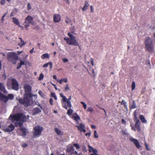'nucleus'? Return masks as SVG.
I'll return each mask as SVG.
<instances>
[{"label": "nucleus", "instance_id": "f257e3e1", "mask_svg": "<svg viewBox=\"0 0 155 155\" xmlns=\"http://www.w3.org/2000/svg\"><path fill=\"white\" fill-rule=\"evenodd\" d=\"M25 92L23 98H19L18 99V103L21 105H24L25 107H28L30 105V99L32 97V95L31 93V88L28 84H25L24 86Z\"/></svg>", "mask_w": 155, "mask_h": 155}, {"label": "nucleus", "instance_id": "f03ea898", "mask_svg": "<svg viewBox=\"0 0 155 155\" xmlns=\"http://www.w3.org/2000/svg\"><path fill=\"white\" fill-rule=\"evenodd\" d=\"M11 118L12 121L25 122L26 120V117L22 113H17L14 115H11L9 118ZM23 124L21 122H15L14 127H17L19 126L20 127H22Z\"/></svg>", "mask_w": 155, "mask_h": 155}, {"label": "nucleus", "instance_id": "7ed1b4c3", "mask_svg": "<svg viewBox=\"0 0 155 155\" xmlns=\"http://www.w3.org/2000/svg\"><path fill=\"white\" fill-rule=\"evenodd\" d=\"M144 44L146 51L150 52L153 51L154 49L153 42L152 39L150 37H147L145 38Z\"/></svg>", "mask_w": 155, "mask_h": 155}, {"label": "nucleus", "instance_id": "20e7f679", "mask_svg": "<svg viewBox=\"0 0 155 155\" xmlns=\"http://www.w3.org/2000/svg\"><path fill=\"white\" fill-rule=\"evenodd\" d=\"M68 35L70 37H64V40L66 41L67 43L69 45H74L78 46L79 44L75 39V37L71 34L69 32L68 34Z\"/></svg>", "mask_w": 155, "mask_h": 155}, {"label": "nucleus", "instance_id": "39448f33", "mask_svg": "<svg viewBox=\"0 0 155 155\" xmlns=\"http://www.w3.org/2000/svg\"><path fill=\"white\" fill-rule=\"evenodd\" d=\"M7 57L8 61L14 64L16 63L18 59V55L15 53L12 52L8 54Z\"/></svg>", "mask_w": 155, "mask_h": 155}, {"label": "nucleus", "instance_id": "423d86ee", "mask_svg": "<svg viewBox=\"0 0 155 155\" xmlns=\"http://www.w3.org/2000/svg\"><path fill=\"white\" fill-rule=\"evenodd\" d=\"M133 114L134 121L135 123V127L138 132H140L141 131L140 126V123L139 120L137 117L138 114L137 112V110H136L134 111V112Z\"/></svg>", "mask_w": 155, "mask_h": 155}, {"label": "nucleus", "instance_id": "0eeeda50", "mask_svg": "<svg viewBox=\"0 0 155 155\" xmlns=\"http://www.w3.org/2000/svg\"><path fill=\"white\" fill-rule=\"evenodd\" d=\"M14 97V95L12 94H8V96H6L1 92H0V100H2L5 103L7 102L8 99L13 100Z\"/></svg>", "mask_w": 155, "mask_h": 155}, {"label": "nucleus", "instance_id": "6e6552de", "mask_svg": "<svg viewBox=\"0 0 155 155\" xmlns=\"http://www.w3.org/2000/svg\"><path fill=\"white\" fill-rule=\"evenodd\" d=\"M34 131L33 132V136L36 137L41 135V132L43 130V128L39 126H36L34 128Z\"/></svg>", "mask_w": 155, "mask_h": 155}, {"label": "nucleus", "instance_id": "1a4fd4ad", "mask_svg": "<svg viewBox=\"0 0 155 155\" xmlns=\"http://www.w3.org/2000/svg\"><path fill=\"white\" fill-rule=\"evenodd\" d=\"M12 83V88L13 90L17 91L19 89V84L16 80L14 78L8 79Z\"/></svg>", "mask_w": 155, "mask_h": 155}, {"label": "nucleus", "instance_id": "9d476101", "mask_svg": "<svg viewBox=\"0 0 155 155\" xmlns=\"http://www.w3.org/2000/svg\"><path fill=\"white\" fill-rule=\"evenodd\" d=\"M33 19V18L29 15L28 16L25 18L24 23L25 24L24 27L26 28L27 29Z\"/></svg>", "mask_w": 155, "mask_h": 155}, {"label": "nucleus", "instance_id": "9b49d317", "mask_svg": "<svg viewBox=\"0 0 155 155\" xmlns=\"http://www.w3.org/2000/svg\"><path fill=\"white\" fill-rule=\"evenodd\" d=\"M60 96L62 97L61 103L63 107L65 109H67V106H66V97L64 96L62 93H60Z\"/></svg>", "mask_w": 155, "mask_h": 155}, {"label": "nucleus", "instance_id": "f8f14e48", "mask_svg": "<svg viewBox=\"0 0 155 155\" xmlns=\"http://www.w3.org/2000/svg\"><path fill=\"white\" fill-rule=\"evenodd\" d=\"M14 128V126L12 124H11L7 127L4 128L3 130L5 132H12Z\"/></svg>", "mask_w": 155, "mask_h": 155}, {"label": "nucleus", "instance_id": "ddd939ff", "mask_svg": "<svg viewBox=\"0 0 155 155\" xmlns=\"http://www.w3.org/2000/svg\"><path fill=\"white\" fill-rule=\"evenodd\" d=\"M76 127L78 128V130L80 132H83L84 133L86 132L85 126L83 123H81L78 125L76 126Z\"/></svg>", "mask_w": 155, "mask_h": 155}, {"label": "nucleus", "instance_id": "4468645a", "mask_svg": "<svg viewBox=\"0 0 155 155\" xmlns=\"http://www.w3.org/2000/svg\"><path fill=\"white\" fill-rule=\"evenodd\" d=\"M61 19V16L59 14H54L53 15V20L54 22L58 23L59 22Z\"/></svg>", "mask_w": 155, "mask_h": 155}, {"label": "nucleus", "instance_id": "2eb2a0df", "mask_svg": "<svg viewBox=\"0 0 155 155\" xmlns=\"http://www.w3.org/2000/svg\"><path fill=\"white\" fill-rule=\"evenodd\" d=\"M130 140L131 142L134 143V144L137 148L139 149L140 147V143L138 141L137 139L131 137L130 138Z\"/></svg>", "mask_w": 155, "mask_h": 155}, {"label": "nucleus", "instance_id": "dca6fc26", "mask_svg": "<svg viewBox=\"0 0 155 155\" xmlns=\"http://www.w3.org/2000/svg\"><path fill=\"white\" fill-rule=\"evenodd\" d=\"M20 130L22 133L21 136L23 137H25L26 135L27 134H28L29 132L28 129L22 127H20Z\"/></svg>", "mask_w": 155, "mask_h": 155}, {"label": "nucleus", "instance_id": "f3484780", "mask_svg": "<svg viewBox=\"0 0 155 155\" xmlns=\"http://www.w3.org/2000/svg\"><path fill=\"white\" fill-rule=\"evenodd\" d=\"M74 147L72 146H69L66 149L67 152L71 155L74 153Z\"/></svg>", "mask_w": 155, "mask_h": 155}, {"label": "nucleus", "instance_id": "a211bd4d", "mask_svg": "<svg viewBox=\"0 0 155 155\" xmlns=\"http://www.w3.org/2000/svg\"><path fill=\"white\" fill-rule=\"evenodd\" d=\"M88 146L89 151L90 152H92L93 153L92 154L98 153V151L96 149L93 148L92 147L89 145H88Z\"/></svg>", "mask_w": 155, "mask_h": 155}, {"label": "nucleus", "instance_id": "6ab92c4d", "mask_svg": "<svg viewBox=\"0 0 155 155\" xmlns=\"http://www.w3.org/2000/svg\"><path fill=\"white\" fill-rule=\"evenodd\" d=\"M71 99V96H70L68 99L66 98V103L67 105L66 106L69 107V108H71L72 107L70 101Z\"/></svg>", "mask_w": 155, "mask_h": 155}, {"label": "nucleus", "instance_id": "aec40b11", "mask_svg": "<svg viewBox=\"0 0 155 155\" xmlns=\"http://www.w3.org/2000/svg\"><path fill=\"white\" fill-rule=\"evenodd\" d=\"M41 112V110L38 107L35 108L33 110V115H34Z\"/></svg>", "mask_w": 155, "mask_h": 155}, {"label": "nucleus", "instance_id": "412c9836", "mask_svg": "<svg viewBox=\"0 0 155 155\" xmlns=\"http://www.w3.org/2000/svg\"><path fill=\"white\" fill-rule=\"evenodd\" d=\"M72 117H73L74 120L77 121L79 120L80 119V117L77 113L74 114L72 116Z\"/></svg>", "mask_w": 155, "mask_h": 155}, {"label": "nucleus", "instance_id": "4be33fe9", "mask_svg": "<svg viewBox=\"0 0 155 155\" xmlns=\"http://www.w3.org/2000/svg\"><path fill=\"white\" fill-rule=\"evenodd\" d=\"M12 21L13 23H14L16 25H17L18 26L20 25V23L18 20L17 18L14 17L13 18Z\"/></svg>", "mask_w": 155, "mask_h": 155}, {"label": "nucleus", "instance_id": "5701e85b", "mask_svg": "<svg viewBox=\"0 0 155 155\" xmlns=\"http://www.w3.org/2000/svg\"><path fill=\"white\" fill-rule=\"evenodd\" d=\"M19 39L21 41V43H18V45L21 48L23 46V45H25L26 44V42H25V41L23 40L22 38H19Z\"/></svg>", "mask_w": 155, "mask_h": 155}, {"label": "nucleus", "instance_id": "b1692460", "mask_svg": "<svg viewBox=\"0 0 155 155\" xmlns=\"http://www.w3.org/2000/svg\"><path fill=\"white\" fill-rule=\"evenodd\" d=\"M89 4L87 2H85V4L83 7V8H82V10L83 11H85L88 8Z\"/></svg>", "mask_w": 155, "mask_h": 155}, {"label": "nucleus", "instance_id": "393cba45", "mask_svg": "<svg viewBox=\"0 0 155 155\" xmlns=\"http://www.w3.org/2000/svg\"><path fill=\"white\" fill-rule=\"evenodd\" d=\"M140 119L142 122L143 123H146L147 121L146 120L145 117L143 115H140L139 116Z\"/></svg>", "mask_w": 155, "mask_h": 155}, {"label": "nucleus", "instance_id": "a878e982", "mask_svg": "<svg viewBox=\"0 0 155 155\" xmlns=\"http://www.w3.org/2000/svg\"><path fill=\"white\" fill-rule=\"evenodd\" d=\"M41 58L43 59H45V58H49V55L48 53H45L43 54L41 57Z\"/></svg>", "mask_w": 155, "mask_h": 155}, {"label": "nucleus", "instance_id": "bb28decb", "mask_svg": "<svg viewBox=\"0 0 155 155\" xmlns=\"http://www.w3.org/2000/svg\"><path fill=\"white\" fill-rule=\"evenodd\" d=\"M50 65V68H51L52 67V64L51 62H49L47 63H46L43 65V67H47L48 66V65Z\"/></svg>", "mask_w": 155, "mask_h": 155}, {"label": "nucleus", "instance_id": "cd10ccee", "mask_svg": "<svg viewBox=\"0 0 155 155\" xmlns=\"http://www.w3.org/2000/svg\"><path fill=\"white\" fill-rule=\"evenodd\" d=\"M54 131L55 132L57 133V134L58 135H61L62 134L61 131L58 130L57 128H55L54 129Z\"/></svg>", "mask_w": 155, "mask_h": 155}, {"label": "nucleus", "instance_id": "c85d7f7f", "mask_svg": "<svg viewBox=\"0 0 155 155\" xmlns=\"http://www.w3.org/2000/svg\"><path fill=\"white\" fill-rule=\"evenodd\" d=\"M137 107L135 101L134 100L133 101V103L131 106L130 107V108L131 109H134L136 108Z\"/></svg>", "mask_w": 155, "mask_h": 155}, {"label": "nucleus", "instance_id": "c756f323", "mask_svg": "<svg viewBox=\"0 0 155 155\" xmlns=\"http://www.w3.org/2000/svg\"><path fill=\"white\" fill-rule=\"evenodd\" d=\"M73 111L72 109H68L67 112V114L68 115V116L71 115Z\"/></svg>", "mask_w": 155, "mask_h": 155}, {"label": "nucleus", "instance_id": "7c9ffc66", "mask_svg": "<svg viewBox=\"0 0 155 155\" xmlns=\"http://www.w3.org/2000/svg\"><path fill=\"white\" fill-rule=\"evenodd\" d=\"M5 90V88L3 84L0 83V90L1 91H4Z\"/></svg>", "mask_w": 155, "mask_h": 155}, {"label": "nucleus", "instance_id": "2f4dec72", "mask_svg": "<svg viewBox=\"0 0 155 155\" xmlns=\"http://www.w3.org/2000/svg\"><path fill=\"white\" fill-rule=\"evenodd\" d=\"M127 103L124 100H123L121 103V104L124 105V107L127 109Z\"/></svg>", "mask_w": 155, "mask_h": 155}, {"label": "nucleus", "instance_id": "473e14b6", "mask_svg": "<svg viewBox=\"0 0 155 155\" xmlns=\"http://www.w3.org/2000/svg\"><path fill=\"white\" fill-rule=\"evenodd\" d=\"M65 21L66 24H69L71 21V19L68 18L67 17H66V19L65 20Z\"/></svg>", "mask_w": 155, "mask_h": 155}, {"label": "nucleus", "instance_id": "72a5a7b5", "mask_svg": "<svg viewBox=\"0 0 155 155\" xmlns=\"http://www.w3.org/2000/svg\"><path fill=\"white\" fill-rule=\"evenodd\" d=\"M51 97L54 98V99L55 100H57V96H56L55 93H53V92H51Z\"/></svg>", "mask_w": 155, "mask_h": 155}, {"label": "nucleus", "instance_id": "f704fd0d", "mask_svg": "<svg viewBox=\"0 0 155 155\" xmlns=\"http://www.w3.org/2000/svg\"><path fill=\"white\" fill-rule=\"evenodd\" d=\"M135 88V83L134 81H133L132 83V90H134Z\"/></svg>", "mask_w": 155, "mask_h": 155}, {"label": "nucleus", "instance_id": "c9c22d12", "mask_svg": "<svg viewBox=\"0 0 155 155\" xmlns=\"http://www.w3.org/2000/svg\"><path fill=\"white\" fill-rule=\"evenodd\" d=\"M38 93L41 97H42L43 98H44V96H45L44 94L43 93V92H42V91H38Z\"/></svg>", "mask_w": 155, "mask_h": 155}, {"label": "nucleus", "instance_id": "e433bc0d", "mask_svg": "<svg viewBox=\"0 0 155 155\" xmlns=\"http://www.w3.org/2000/svg\"><path fill=\"white\" fill-rule=\"evenodd\" d=\"M87 111L92 113L93 112L94 110L91 107H88Z\"/></svg>", "mask_w": 155, "mask_h": 155}, {"label": "nucleus", "instance_id": "4c0bfd02", "mask_svg": "<svg viewBox=\"0 0 155 155\" xmlns=\"http://www.w3.org/2000/svg\"><path fill=\"white\" fill-rule=\"evenodd\" d=\"M70 87H68V85L67 84L64 88V91H68L69 90H70Z\"/></svg>", "mask_w": 155, "mask_h": 155}, {"label": "nucleus", "instance_id": "58836bf2", "mask_svg": "<svg viewBox=\"0 0 155 155\" xmlns=\"http://www.w3.org/2000/svg\"><path fill=\"white\" fill-rule=\"evenodd\" d=\"M44 78V75L43 74L41 73L40 74L39 77L38 78V80H41L43 79Z\"/></svg>", "mask_w": 155, "mask_h": 155}, {"label": "nucleus", "instance_id": "ea45409f", "mask_svg": "<svg viewBox=\"0 0 155 155\" xmlns=\"http://www.w3.org/2000/svg\"><path fill=\"white\" fill-rule=\"evenodd\" d=\"M94 137L95 138H98V135L97 132V131L96 130H95L94 131Z\"/></svg>", "mask_w": 155, "mask_h": 155}, {"label": "nucleus", "instance_id": "a19ab883", "mask_svg": "<svg viewBox=\"0 0 155 155\" xmlns=\"http://www.w3.org/2000/svg\"><path fill=\"white\" fill-rule=\"evenodd\" d=\"M81 104L83 105V106L84 107V109H86V108H87V105L85 104V103L84 102H83V101H81Z\"/></svg>", "mask_w": 155, "mask_h": 155}, {"label": "nucleus", "instance_id": "79ce46f5", "mask_svg": "<svg viewBox=\"0 0 155 155\" xmlns=\"http://www.w3.org/2000/svg\"><path fill=\"white\" fill-rule=\"evenodd\" d=\"M74 146L77 149H78L80 148V146L77 143H74Z\"/></svg>", "mask_w": 155, "mask_h": 155}, {"label": "nucleus", "instance_id": "37998d69", "mask_svg": "<svg viewBox=\"0 0 155 155\" xmlns=\"http://www.w3.org/2000/svg\"><path fill=\"white\" fill-rule=\"evenodd\" d=\"M49 103L51 105H53V100L52 98H50L49 99Z\"/></svg>", "mask_w": 155, "mask_h": 155}, {"label": "nucleus", "instance_id": "c03bdc74", "mask_svg": "<svg viewBox=\"0 0 155 155\" xmlns=\"http://www.w3.org/2000/svg\"><path fill=\"white\" fill-rule=\"evenodd\" d=\"M14 10H16V9H15ZM14 13H15V14L16 13L17 11H16V12H15L14 11H13V12H12L10 14V16H13L14 15Z\"/></svg>", "mask_w": 155, "mask_h": 155}, {"label": "nucleus", "instance_id": "a18cd8bd", "mask_svg": "<svg viewBox=\"0 0 155 155\" xmlns=\"http://www.w3.org/2000/svg\"><path fill=\"white\" fill-rule=\"evenodd\" d=\"M28 146V144L26 143H23L21 145V146L23 148H25Z\"/></svg>", "mask_w": 155, "mask_h": 155}, {"label": "nucleus", "instance_id": "49530a36", "mask_svg": "<svg viewBox=\"0 0 155 155\" xmlns=\"http://www.w3.org/2000/svg\"><path fill=\"white\" fill-rule=\"evenodd\" d=\"M145 148H146V149L147 150H150V149L149 148L148 146V145L146 143H145Z\"/></svg>", "mask_w": 155, "mask_h": 155}, {"label": "nucleus", "instance_id": "de8ad7c7", "mask_svg": "<svg viewBox=\"0 0 155 155\" xmlns=\"http://www.w3.org/2000/svg\"><path fill=\"white\" fill-rule=\"evenodd\" d=\"M27 8L28 10H29L31 9V6L30 4V3H28L27 5Z\"/></svg>", "mask_w": 155, "mask_h": 155}, {"label": "nucleus", "instance_id": "09e8293b", "mask_svg": "<svg viewBox=\"0 0 155 155\" xmlns=\"http://www.w3.org/2000/svg\"><path fill=\"white\" fill-rule=\"evenodd\" d=\"M62 61L64 63H66L68 62V60L65 58H63L62 59Z\"/></svg>", "mask_w": 155, "mask_h": 155}, {"label": "nucleus", "instance_id": "8fccbe9b", "mask_svg": "<svg viewBox=\"0 0 155 155\" xmlns=\"http://www.w3.org/2000/svg\"><path fill=\"white\" fill-rule=\"evenodd\" d=\"M7 14V12H5L4 14V15L2 16V18L1 19V20L2 21H3L4 20V18L5 16Z\"/></svg>", "mask_w": 155, "mask_h": 155}, {"label": "nucleus", "instance_id": "3c124183", "mask_svg": "<svg viewBox=\"0 0 155 155\" xmlns=\"http://www.w3.org/2000/svg\"><path fill=\"white\" fill-rule=\"evenodd\" d=\"M61 80H62V81L64 82H65V83L67 82V81H68L67 79L66 78H62Z\"/></svg>", "mask_w": 155, "mask_h": 155}, {"label": "nucleus", "instance_id": "603ef678", "mask_svg": "<svg viewBox=\"0 0 155 155\" xmlns=\"http://www.w3.org/2000/svg\"><path fill=\"white\" fill-rule=\"evenodd\" d=\"M5 0H2L1 1L0 4L2 5L4 4L5 3Z\"/></svg>", "mask_w": 155, "mask_h": 155}, {"label": "nucleus", "instance_id": "864d4df0", "mask_svg": "<svg viewBox=\"0 0 155 155\" xmlns=\"http://www.w3.org/2000/svg\"><path fill=\"white\" fill-rule=\"evenodd\" d=\"M121 133L123 135H127V133H126L125 130H123L121 131Z\"/></svg>", "mask_w": 155, "mask_h": 155}, {"label": "nucleus", "instance_id": "5fc2aeb1", "mask_svg": "<svg viewBox=\"0 0 155 155\" xmlns=\"http://www.w3.org/2000/svg\"><path fill=\"white\" fill-rule=\"evenodd\" d=\"M91 11V12H94L93 7L92 5L90 6Z\"/></svg>", "mask_w": 155, "mask_h": 155}, {"label": "nucleus", "instance_id": "6e6d98bb", "mask_svg": "<svg viewBox=\"0 0 155 155\" xmlns=\"http://www.w3.org/2000/svg\"><path fill=\"white\" fill-rule=\"evenodd\" d=\"M91 134V132L86 133L85 134V135L86 136H88L89 137H90V136Z\"/></svg>", "mask_w": 155, "mask_h": 155}, {"label": "nucleus", "instance_id": "4d7b16f0", "mask_svg": "<svg viewBox=\"0 0 155 155\" xmlns=\"http://www.w3.org/2000/svg\"><path fill=\"white\" fill-rule=\"evenodd\" d=\"M57 81L58 82H59L60 83V84H61L62 83V81L61 79L59 80H57Z\"/></svg>", "mask_w": 155, "mask_h": 155}, {"label": "nucleus", "instance_id": "13d9d810", "mask_svg": "<svg viewBox=\"0 0 155 155\" xmlns=\"http://www.w3.org/2000/svg\"><path fill=\"white\" fill-rule=\"evenodd\" d=\"M21 64H18L17 67V69H19L21 68Z\"/></svg>", "mask_w": 155, "mask_h": 155}, {"label": "nucleus", "instance_id": "bf43d9fd", "mask_svg": "<svg viewBox=\"0 0 155 155\" xmlns=\"http://www.w3.org/2000/svg\"><path fill=\"white\" fill-rule=\"evenodd\" d=\"M91 63L92 65H94V63L93 61V59L92 58L91 59Z\"/></svg>", "mask_w": 155, "mask_h": 155}, {"label": "nucleus", "instance_id": "052dcab7", "mask_svg": "<svg viewBox=\"0 0 155 155\" xmlns=\"http://www.w3.org/2000/svg\"><path fill=\"white\" fill-rule=\"evenodd\" d=\"M20 64L21 65H24L25 64L24 61H21Z\"/></svg>", "mask_w": 155, "mask_h": 155}, {"label": "nucleus", "instance_id": "680f3d73", "mask_svg": "<svg viewBox=\"0 0 155 155\" xmlns=\"http://www.w3.org/2000/svg\"><path fill=\"white\" fill-rule=\"evenodd\" d=\"M99 108H100V109H101V110H103L104 111V112H105V114H106V110H105V109L104 108H101L99 107H98Z\"/></svg>", "mask_w": 155, "mask_h": 155}, {"label": "nucleus", "instance_id": "e2e57ef3", "mask_svg": "<svg viewBox=\"0 0 155 155\" xmlns=\"http://www.w3.org/2000/svg\"><path fill=\"white\" fill-rule=\"evenodd\" d=\"M34 51V48H32L31 50L29 52L31 54H32Z\"/></svg>", "mask_w": 155, "mask_h": 155}, {"label": "nucleus", "instance_id": "0e129e2a", "mask_svg": "<svg viewBox=\"0 0 155 155\" xmlns=\"http://www.w3.org/2000/svg\"><path fill=\"white\" fill-rule=\"evenodd\" d=\"M91 127L92 129H94L96 128L95 126L93 125H92L91 126Z\"/></svg>", "mask_w": 155, "mask_h": 155}, {"label": "nucleus", "instance_id": "69168bd1", "mask_svg": "<svg viewBox=\"0 0 155 155\" xmlns=\"http://www.w3.org/2000/svg\"><path fill=\"white\" fill-rule=\"evenodd\" d=\"M121 121H122V123H125V124L126 123V121L124 119H122V120Z\"/></svg>", "mask_w": 155, "mask_h": 155}, {"label": "nucleus", "instance_id": "338daca9", "mask_svg": "<svg viewBox=\"0 0 155 155\" xmlns=\"http://www.w3.org/2000/svg\"><path fill=\"white\" fill-rule=\"evenodd\" d=\"M53 79H54L55 80H57V77L55 75H54L53 76Z\"/></svg>", "mask_w": 155, "mask_h": 155}, {"label": "nucleus", "instance_id": "774afa93", "mask_svg": "<svg viewBox=\"0 0 155 155\" xmlns=\"http://www.w3.org/2000/svg\"><path fill=\"white\" fill-rule=\"evenodd\" d=\"M18 26L19 27H20V28L21 29V30H23V29H24V27H23V26H21L20 25H19V26Z\"/></svg>", "mask_w": 155, "mask_h": 155}]
</instances>
